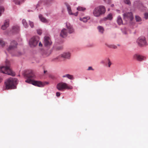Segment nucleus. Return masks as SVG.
Listing matches in <instances>:
<instances>
[{"label":"nucleus","instance_id":"c756f323","mask_svg":"<svg viewBox=\"0 0 148 148\" xmlns=\"http://www.w3.org/2000/svg\"><path fill=\"white\" fill-rule=\"evenodd\" d=\"M105 60L106 61H107V62H108V67H110L112 64L110 62V59L108 58H107L105 59Z\"/></svg>","mask_w":148,"mask_h":148},{"label":"nucleus","instance_id":"ddd939ff","mask_svg":"<svg viewBox=\"0 0 148 148\" xmlns=\"http://www.w3.org/2000/svg\"><path fill=\"white\" fill-rule=\"evenodd\" d=\"M66 26L69 34H72L74 32V30L73 26L69 23H66Z\"/></svg>","mask_w":148,"mask_h":148},{"label":"nucleus","instance_id":"a211bd4d","mask_svg":"<svg viewBox=\"0 0 148 148\" xmlns=\"http://www.w3.org/2000/svg\"><path fill=\"white\" fill-rule=\"evenodd\" d=\"M70 53L69 52H66L62 54L61 57L64 58L69 59L70 58Z\"/></svg>","mask_w":148,"mask_h":148},{"label":"nucleus","instance_id":"a878e982","mask_svg":"<svg viewBox=\"0 0 148 148\" xmlns=\"http://www.w3.org/2000/svg\"><path fill=\"white\" fill-rule=\"evenodd\" d=\"M77 9L78 11H84L86 10V8L81 6H79Z\"/></svg>","mask_w":148,"mask_h":148},{"label":"nucleus","instance_id":"4c0bfd02","mask_svg":"<svg viewBox=\"0 0 148 148\" xmlns=\"http://www.w3.org/2000/svg\"><path fill=\"white\" fill-rule=\"evenodd\" d=\"M121 30L122 31V33L123 34H127V33L126 30H125V29H121Z\"/></svg>","mask_w":148,"mask_h":148},{"label":"nucleus","instance_id":"2eb2a0df","mask_svg":"<svg viewBox=\"0 0 148 148\" xmlns=\"http://www.w3.org/2000/svg\"><path fill=\"white\" fill-rule=\"evenodd\" d=\"M68 34V32L66 29L64 28L61 31L60 33V36L63 38L66 37Z\"/></svg>","mask_w":148,"mask_h":148},{"label":"nucleus","instance_id":"ea45409f","mask_svg":"<svg viewBox=\"0 0 148 148\" xmlns=\"http://www.w3.org/2000/svg\"><path fill=\"white\" fill-rule=\"evenodd\" d=\"M105 3L107 4H109L110 2V0H103Z\"/></svg>","mask_w":148,"mask_h":148},{"label":"nucleus","instance_id":"20e7f679","mask_svg":"<svg viewBox=\"0 0 148 148\" xmlns=\"http://www.w3.org/2000/svg\"><path fill=\"white\" fill-rule=\"evenodd\" d=\"M105 11V7L103 5H100L95 8L94 9L93 13L94 16L98 17L104 14Z\"/></svg>","mask_w":148,"mask_h":148},{"label":"nucleus","instance_id":"7c9ffc66","mask_svg":"<svg viewBox=\"0 0 148 148\" xmlns=\"http://www.w3.org/2000/svg\"><path fill=\"white\" fill-rule=\"evenodd\" d=\"M124 2L125 3L129 5L131 4L130 0H124Z\"/></svg>","mask_w":148,"mask_h":148},{"label":"nucleus","instance_id":"4be33fe9","mask_svg":"<svg viewBox=\"0 0 148 148\" xmlns=\"http://www.w3.org/2000/svg\"><path fill=\"white\" fill-rule=\"evenodd\" d=\"M39 17L40 21L44 23H46L47 22V20L46 18L43 17L41 14H39Z\"/></svg>","mask_w":148,"mask_h":148},{"label":"nucleus","instance_id":"6ab92c4d","mask_svg":"<svg viewBox=\"0 0 148 148\" xmlns=\"http://www.w3.org/2000/svg\"><path fill=\"white\" fill-rule=\"evenodd\" d=\"M138 8L142 11H144L146 10V8L141 3H139L138 5Z\"/></svg>","mask_w":148,"mask_h":148},{"label":"nucleus","instance_id":"f03ea898","mask_svg":"<svg viewBox=\"0 0 148 148\" xmlns=\"http://www.w3.org/2000/svg\"><path fill=\"white\" fill-rule=\"evenodd\" d=\"M17 84V79L14 78H10L7 79L5 82V89H15L16 85Z\"/></svg>","mask_w":148,"mask_h":148},{"label":"nucleus","instance_id":"412c9836","mask_svg":"<svg viewBox=\"0 0 148 148\" xmlns=\"http://www.w3.org/2000/svg\"><path fill=\"white\" fill-rule=\"evenodd\" d=\"M63 77H67L70 80H73L74 79V78L73 75H70L69 74H67L64 75L62 76Z\"/></svg>","mask_w":148,"mask_h":148},{"label":"nucleus","instance_id":"58836bf2","mask_svg":"<svg viewBox=\"0 0 148 148\" xmlns=\"http://www.w3.org/2000/svg\"><path fill=\"white\" fill-rule=\"evenodd\" d=\"M42 84H43V87H44L45 85L48 84L49 82H42Z\"/></svg>","mask_w":148,"mask_h":148},{"label":"nucleus","instance_id":"8fccbe9b","mask_svg":"<svg viewBox=\"0 0 148 148\" xmlns=\"http://www.w3.org/2000/svg\"><path fill=\"white\" fill-rule=\"evenodd\" d=\"M47 72V71H44V73H45L46 72Z\"/></svg>","mask_w":148,"mask_h":148},{"label":"nucleus","instance_id":"4468645a","mask_svg":"<svg viewBox=\"0 0 148 148\" xmlns=\"http://www.w3.org/2000/svg\"><path fill=\"white\" fill-rule=\"evenodd\" d=\"M9 20L8 19L5 21L4 24L2 25L1 28L2 29L4 30L9 26Z\"/></svg>","mask_w":148,"mask_h":148},{"label":"nucleus","instance_id":"5701e85b","mask_svg":"<svg viewBox=\"0 0 148 148\" xmlns=\"http://www.w3.org/2000/svg\"><path fill=\"white\" fill-rule=\"evenodd\" d=\"M117 22L119 25H121L123 24V22L121 18L119 16H118L117 17Z\"/></svg>","mask_w":148,"mask_h":148},{"label":"nucleus","instance_id":"423d86ee","mask_svg":"<svg viewBox=\"0 0 148 148\" xmlns=\"http://www.w3.org/2000/svg\"><path fill=\"white\" fill-rule=\"evenodd\" d=\"M39 40V38L38 36H34L31 38L29 42L30 46L34 47L36 46L38 44Z\"/></svg>","mask_w":148,"mask_h":148},{"label":"nucleus","instance_id":"49530a36","mask_svg":"<svg viewBox=\"0 0 148 148\" xmlns=\"http://www.w3.org/2000/svg\"><path fill=\"white\" fill-rule=\"evenodd\" d=\"M2 81V78L0 77V83Z\"/></svg>","mask_w":148,"mask_h":148},{"label":"nucleus","instance_id":"bb28decb","mask_svg":"<svg viewBox=\"0 0 148 148\" xmlns=\"http://www.w3.org/2000/svg\"><path fill=\"white\" fill-rule=\"evenodd\" d=\"M135 19L137 22H140L142 20L141 18L138 16H135Z\"/></svg>","mask_w":148,"mask_h":148},{"label":"nucleus","instance_id":"b1692460","mask_svg":"<svg viewBox=\"0 0 148 148\" xmlns=\"http://www.w3.org/2000/svg\"><path fill=\"white\" fill-rule=\"evenodd\" d=\"M22 23L24 26L26 28H27L28 27V25L25 19H23L22 21Z\"/></svg>","mask_w":148,"mask_h":148},{"label":"nucleus","instance_id":"1a4fd4ad","mask_svg":"<svg viewBox=\"0 0 148 148\" xmlns=\"http://www.w3.org/2000/svg\"><path fill=\"white\" fill-rule=\"evenodd\" d=\"M124 19L126 21L130 20V21H132L134 18L132 13V12H126L123 14Z\"/></svg>","mask_w":148,"mask_h":148},{"label":"nucleus","instance_id":"5fc2aeb1","mask_svg":"<svg viewBox=\"0 0 148 148\" xmlns=\"http://www.w3.org/2000/svg\"><path fill=\"white\" fill-rule=\"evenodd\" d=\"M51 1H53V0H51Z\"/></svg>","mask_w":148,"mask_h":148},{"label":"nucleus","instance_id":"72a5a7b5","mask_svg":"<svg viewBox=\"0 0 148 148\" xmlns=\"http://www.w3.org/2000/svg\"><path fill=\"white\" fill-rule=\"evenodd\" d=\"M0 45L2 46L3 47L5 45L4 42L1 39H0Z\"/></svg>","mask_w":148,"mask_h":148},{"label":"nucleus","instance_id":"de8ad7c7","mask_svg":"<svg viewBox=\"0 0 148 148\" xmlns=\"http://www.w3.org/2000/svg\"><path fill=\"white\" fill-rule=\"evenodd\" d=\"M114 5L113 4H112L111 5V6L112 7H113L114 6Z\"/></svg>","mask_w":148,"mask_h":148},{"label":"nucleus","instance_id":"7ed1b4c3","mask_svg":"<svg viewBox=\"0 0 148 148\" xmlns=\"http://www.w3.org/2000/svg\"><path fill=\"white\" fill-rule=\"evenodd\" d=\"M6 66H0V72L4 74L14 76L15 73L11 70L10 67V62L8 61H7L5 62Z\"/></svg>","mask_w":148,"mask_h":148},{"label":"nucleus","instance_id":"3c124183","mask_svg":"<svg viewBox=\"0 0 148 148\" xmlns=\"http://www.w3.org/2000/svg\"><path fill=\"white\" fill-rule=\"evenodd\" d=\"M57 49H60V47H58L57 48Z\"/></svg>","mask_w":148,"mask_h":148},{"label":"nucleus","instance_id":"9b49d317","mask_svg":"<svg viewBox=\"0 0 148 148\" xmlns=\"http://www.w3.org/2000/svg\"><path fill=\"white\" fill-rule=\"evenodd\" d=\"M133 58L134 59L139 61H142L146 59V57L145 56H142L138 54H134L133 55Z\"/></svg>","mask_w":148,"mask_h":148},{"label":"nucleus","instance_id":"aec40b11","mask_svg":"<svg viewBox=\"0 0 148 148\" xmlns=\"http://www.w3.org/2000/svg\"><path fill=\"white\" fill-rule=\"evenodd\" d=\"M97 29L98 30L99 32L101 34H103L104 29L103 27L101 26H99L97 27Z\"/></svg>","mask_w":148,"mask_h":148},{"label":"nucleus","instance_id":"cd10ccee","mask_svg":"<svg viewBox=\"0 0 148 148\" xmlns=\"http://www.w3.org/2000/svg\"><path fill=\"white\" fill-rule=\"evenodd\" d=\"M50 53H51L49 51H45L43 53V55H45V56H48L50 55Z\"/></svg>","mask_w":148,"mask_h":148},{"label":"nucleus","instance_id":"f704fd0d","mask_svg":"<svg viewBox=\"0 0 148 148\" xmlns=\"http://www.w3.org/2000/svg\"><path fill=\"white\" fill-rule=\"evenodd\" d=\"M29 24L32 28H33L34 27V23L33 22L31 21H29Z\"/></svg>","mask_w":148,"mask_h":148},{"label":"nucleus","instance_id":"6e6552de","mask_svg":"<svg viewBox=\"0 0 148 148\" xmlns=\"http://www.w3.org/2000/svg\"><path fill=\"white\" fill-rule=\"evenodd\" d=\"M17 45L18 43L15 40H11L9 47L7 48V50L9 52H10L11 51L16 49L17 48Z\"/></svg>","mask_w":148,"mask_h":148},{"label":"nucleus","instance_id":"2f4dec72","mask_svg":"<svg viewBox=\"0 0 148 148\" xmlns=\"http://www.w3.org/2000/svg\"><path fill=\"white\" fill-rule=\"evenodd\" d=\"M107 18L110 20H111L112 18V15L111 14H109L107 17Z\"/></svg>","mask_w":148,"mask_h":148},{"label":"nucleus","instance_id":"864d4df0","mask_svg":"<svg viewBox=\"0 0 148 148\" xmlns=\"http://www.w3.org/2000/svg\"><path fill=\"white\" fill-rule=\"evenodd\" d=\"M117 45L118 46H120V45H119V44H117Z\"/></svg>","mask_w":148,"mask_h":148},{"label":"nucleus","instance_id":"603ef678","mask_svg":"<svg viewBox=\"0 0 148 148\" xmlns=\"http://www.w3.org/2000/svg\"><path fill=\"white\" fill-rule=\"evenodd\" d=\"M39 6V5L38 4H37V8L38 7V6Z\"/></svg>","mask_w":148,"mask_h":148},{"label":"nucleus","instance_id":"393cba45","mask_svg":"<svg viewBox=\"0 0 148 148\" xmlns=\"http://www.w3.org/2000/svg\"><path fill=\"white\" fill-rule=\"evenodd\" d=\"M106 45L108 47L115 49L117 48V46L114 45H109L107 44H106Z\"/></svg>","mask_w":148,"mask_h":148},{"label":"nucleus","instance_id":"f257e3e1","mask_svg":"<svg viewBox=\"0 0 148 148\" xmlns=\"http://www.w3.org/2000/svg\"><path fill=\"white\" fill-rule=\"evenodd\" d=\"M23 75L27 79L25 81V82L38 87H43L42 82L34 80L36 76L32 71L29 70L25 71L23 73Z\"/></svg>","mask_w":148,"mask_h":148},{"label":"nucleus","instance_id":"c85d7f7f","mask_svg":"<svg viewBox=\"0 0 148 148\" xmlns=\"http://www.w3.org/2000/svg\"><path fill=\"white\" fill-rule=\"evenodd\" d=\"M4 11V9L3 7H0V16L1 15V14L3 13Z\"/></svg>","mask_w":148,"mask_h":148},{"label":"nucleus","instance_id":"e433bc0d","mask_svg":"<svg viewBox=\"0 0 148 148\" xmlns=\"http://www.w3.org/2000/svg\"><path fill=\"white\" fill-rule=\"evenodd\" d=\"M37 32L38 34L40 35L42 34V31L40 29H37Z\"/></svg>","mask_w":148,"mask_h":148},{"label":"nucleus","instance_id":"c9c22d12","mask_svg":"<svg viewBox=\"0 0 148 148\" xmlns=\"http://www.w3.org/2000/svg\"><path fill=\"white\" fill-rule=\"evenodd\" d=\"M144 18L145 19H148V13L146 12L144 14Z\"/></svg>","mask_w":148,"mask_h":148},{"label":"nucleus","instance_id":"39448f33","mask_svg":"<svg viewBox=\"0 0 148 148\" xmlns=\"http://www.w3.org/2000/svg\"><path fill=\"white\" fill-rule=\"evenodd\" d=\"M57 89L60 91H62L65 89H72L73 87L72 86H68V84L65 83H59L57 85Z\"/></svg>","mask_w":148,"mask_h":148},{"label":"nucleus","instance_id":"a19ab883","mask_svg":"<svg viewBox=\"0 0 148 148\" xmlns=\"http://www.w3.org/2000/svg\"><path fill=\"white\" fill-rule=\"evenodd\" d=\"M87 70H92V71L94 70V69L92 68V67L91 66H89Z\"/></svg>","mask_w":148,"mask_h":148},{"label":"nucleus","instance_id":"0eeeda50","mask_svg":"<svg viewBox=\"0 0 148 148\" xmlns=\"http://www.w3.org/2000/svg\"><path fill=\"white\" fill-rule=\"evenodd\" d=\"M137 42L138 45L141 47H144L147 45V42L144 37H140L137 40Z\"/></svg>","mask_w":148,"mask_h":148},{"label":"nucleus","instance_id":"c03bdc74","mask_svg":"<svg viewBox=\"0 0 148 148\" xmlns=\"http://www.w3.org/2000/svg\"><path fill=\"white\" fill-rule=\"evenodd\" d=\"M107 61H106L105 60H103L101 62V63L102 64H105V62H107Z\"/></svg>","mask_w":148,"mask_h":148},{"label":"nucleus","instance_id":"09e8293b","mask_svg":"<svg viewBox=\"0 0 148 148\" xmlns=\"http://www.w3.org/2000/svg\"><path fill=\"white\" fill-rule=\"evenodd\" d=\"M25 0H21V2H23L25 1Z\"/></svg>","mask_w":148,"mask_h":148},{"label":"nucleus","instance_id":"79ce46f5","mask_svg":"<svg viewBox=\"0 0 148 148\" xmlns=\"http://www.w3.org/2000/svg\"><path fill=\"white\" fill-rule=\"evenodd\" d=\"M60 95V92H57L56 93V96L57 97H59Z\"/></svg>","mask_w":148,"mask_h":148},{"label":"nucleus","instance_id":"473e14b6","mask_svg":"<svg viewBox=\"0 0 148 148\" xmlns=\"http://www.w3.org/2000/svg\"><path fill=\"white\" fill-rule=\"evenodd\" d=\"M13 1L16 5H19L20 3V1L19 0H13Z\"/></svg>","mask_w":148,"mask_h":148},{"label":"nucleus","instance_id":"a18cd8bd","mask_svg":"<svg viewBox=\"0 0 148 148\" xmlns=\"http://www.w3.org/2000/svg\"><path fill=\"white\" fill-rule=\"evenodd\" d=\"M39 46L40 47H42V44L40 42L39 44Z\"/></svg>","mask_w":148,"mask_h":148},{"label":"nucleus","instance_id":"dca6fc26","mask_svg":"<svg viewBox=\"0 0 148 148\" xmlns=\"http://www.w3.org/2000/svg\"><path fill=\"white\" fill-rule=\"evenodd\" d=\"M20 30V28L17 25H14L12 27V31L13 33H18Z\"/></svg>","mask_w":148,"mask_h":148},{"label":"nucleus","instance_id":"f8f14e48","mask_svg":"<svg viewBox=\"0 0 148 148\" xmlns=\"http://www.w3.org/2000/svg\"><path fill=\"white\" fill-rule=\"evenodd\" d=\"M65 5L67 8L68 11V13L69 14L71 15H74L75 16H77L78 14V12H76L75 13H73L72 12V10H71V7L70 5H69L68 4L66 3H64Z\"/></svg>","mask_w":148,"mask_h":148},{"label":"nucleus","instance_id":"f3484780","mask_svg":"<svg viewBox=\"0 0 148 148\" xmlns=\"http://www.w3.org/2000/svg\"><path fill=\"white\" fill-rule=\"evenodd\" d=\"M90 19V17L89 16H85L83 18H80L79 20L83 21L84 23H86Z\"/></svg>","mask_w":148,"mask_h":148},{"label":"nucleus","instance_id":"9d476101","mask_svg":"<svg viewBox=\"0 0 148 148\" xmlns=\"http://www.w3.org/2000/svg\"><path fill=\"white\" fill-rule=\"evenodd\" d=\"M43 43L45 46L46 47H48L52 44V42L50 38L48 36H45L44 38Z\"/></svg>","mask_w":148,"mask_h":148},{"label":"nucleus","instance_id":"37998d69","mask_svg":"<svg viewBox=\"0 0 148 148\" xmlns=\"http://www.w3.org/2000/svg\"><path fill=\"white\" fill-rule=\"evenodd\" d=\"M59 58H60V56H57L56 57V58H54L53 59L52 61H53L55 60L58 59Z\"/></svg>","mask_w":148,"mask_h":148}]
</instances>
